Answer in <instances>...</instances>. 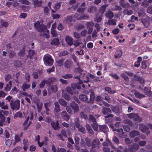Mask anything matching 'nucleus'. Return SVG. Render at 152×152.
<instances>
[{
  "instance_id": "8",
  "label": "nucleus",
  "mask_w": 152,
  "mask_h": 152,
  "mask_svg": "<svg viewBox=\"0 0 152 152\" xmlns=\"http://www.w3.org/2000/svg\"><path fill=\"white\" fill-rule=\"evenodd\" d=\"M77 20H86L89 18V16L86 14H85L83 15H79L76 14L75 15Z\"/></svg>"
},
{
  "instance_id": "20",
  "label": "nucleus",
  "mask_w": 152,
  "mask_h": 152,
  "mask_svg": "<svg viewBox=\"0 0 152 152\" xmlns=\"http://www.w3.org/2000/svg\"><path fill=\"white\" fill-rule=\"evenodd\" d=\"M95 96L94 93L92 92L91 93L90 95V99L89 100L87 101V103L92 104L94 103V101L95 99Z\"/></svg>"
},
{
  "instance_id": "4",
  "label": "nucleus",
  "mask_w": 152,
  "mask_h": 152,
  "mask_svg": "<svg viewBox=\"0 0 152 152\" xmlns=\"http://www.w3.org/2000/svg\"><path fill=\"white\" fill-rule=\"evenodd\" d=\"M139 126V129L142 132L145 133L147 136L150 134V131L149 130L147 126L142 124H140Z\"/></svg>"
},
{
  "instance_id": "58",
  "label": "nucleus",
  "mask_w": 152,
  "mask_h": 152,
  "mask_svg": "<svg viewBox=\"0 0 152 152\" xmlns=\"http://www.w3.org/2000/svg\"><path fill=\"white\" fill-rule=\"evenodd\" d=\"M50 103L49 102H47L44 103V106L47 111L49 110V107L50 106Z\"/></svg>"
},
{
  "instance_id": "19",
  "label": "nucleus",
  "mask_w": 152,
  "mask_h": 152,
  "mask_svg": "<svg viewBox=\"0 0 152 152\" xmlns=\"http://www.w3.org/2000/svg\"><path fill=\"white\" fill-rule=\"evenodd\" d=\"M66 41L68 45L69 46H71L73 44V39L70 37L69 36L67 35L65 38Z\"/></svg>"
},
{
  "instance_id": "60",
  "label": "nucleus",
  "mask_w": 152,
  "mask_h": 152,
  "mask_svg": "<svg viewBox=\"0 0 152 152\" xmlns=\"http://www.w3.org/2000/svg\"><path fill=\"white\" fill-rule=\"evenodd\" d=\"M144 94L145 95H148L150 94L149 90L147 87H145L143 90Z\"/></svg>"
},
{
  "instance_id": "48",
  "label": "nucleus",
  "mask_w": 152,
  "mask_h": 152,
  "mask_svg": "<svg viewBox=\"0 0 152 152\" xmlns=\"http://www.w3.org/2000/svg\"><path fill=\"white\" fill-rule=\"evenodd\" d=\"M146 61L143 60L141 63V68L142 69H145L147 67L146 64Z\"/></svg>"
},
{
  "instance_id": "61",
  "label": "nucleus",
  "mask_w": 152,
  "mask_h": 152,
  "mask_svg": "<svg viewBox=\"0 0 152 152\" xmlns=\"http://www.w3.org/2000/svg\"><path fill=\"white\" fill-rule=\"evenodd\" d=\"M121 77L126 81H129V79L127 75L124 73H122L121 75Z\"/></svg>"
},
{
  "instance_id": "47",
  "label": "nucleus",
  "mask_w": 152,
  "mask_h": 152,
  "mask_svg": "<svg viewBox=\"0 0 152 152\" xmlns=\"http://www.w3.org/2000/svg\"><path fill=\"white\" fill-rule=\"evenodd\" d=\"M66 92L71 95H73V92L72 91L71 88L69 86L67 87L66 89Z\"/></svg>"
},
{
  "instance_id": "11",
  "label": "nucleus",
  "mask_w": 152,
  "mask_h": 152,
  "mask_svg": "<svg viewBox=\"0 0 152 152\" xmlns=\"http://www.w3.org/2000/svg\"><path fill=\"white\" fill-rule=\"evenodd\" d=\"M99 132H103L104 133H106L108 131V128L105 125H99Z\"/></svg>"
},
{
  "instance_id": "52",
  "label": "nucleus",
  "mask_w": 152,
  "mask_h": 152,
  "mask_svg": "<svg viewBox=\"0 0 152 152\" xmlns=\"http://www.w3.org/2000/svg\"><path fill=\"white\" fill-rule=\"evenodd\" d=\"M61 6V3L58 2L55 4L53 8L56 10H57Z\"/></svg>"
},
{
  "instance_id": "17",
  "label": "nucleus",
  "mask_w": 152,
  "mask_h": 152,
  "mask_svg": "<svg viewBox=\"0 0 152 152\" xmlns=\"http://www.w3.org/2000/svg\"><path fill=\"white\" fill-rule=\"evenodd\" d=\"M47 83L48 86H50L51 84H52L55 82L57 80L55 77H52L48 78L47 80Z\"/></svg>"
},
{
  "instance_id": "42",
  "label": "nucleus",
  "mask_w": 152,
  "mask_h": 152,
  "mask_svg": "<svg viewBox=\"0 0 152 152\" xmlns=\"http://www.w3.org/2000/svg\"><path fill=\"white\" fill-rule=\"evenodd\" d=\"M113 111L116 113H118L119 112V107L117 106H113L111 108Z\"/></svg>"
},
{
  "instance_id": "13",
  "label": "nucleus",
  "mask_w": 152,
  "mask_h": 152,
  "mask_svg": "<svg viewBox=\"0 0 152 152\" xmlns=\"http://www.w3.org/2000/svg\"><path fill=\"white\" fill-rule=\"evenodd\" d=\"M85 3H83L77 9V11L79 13H81V14L83 13L85 9Z\"/></svg>"
},
{
  "instance_id": "33",
  "label": "nucleus",
  "mask_w": 152,
  "mask_h": 152,
  "mask_svg": "<svg viewBox=\"0 0 152 152\" xmlns=\"http://www.w3.org/2000/svg\"><path fill=\"white\" fill-rule=\"evenodd\" d=\"M30 87V85L26 83H24L22 86V88L23 91H26V89H28Z\"/></svg>"
},
{
  "instance_id": "18",
  "label": "nucleus",
  "mask_w": 152,
  "mask_h": 152,
  "mask_svg": "<svg viewBox=\"0 0 152 152\" xmlns=\"http://www.w3.org/2000/svg\"><path fill=\"white\" fill-rule=\"evenodd\" d=\"M102 112L104 115H105L111 113V111L110 108H106L103 107Z\"/></svg>"
},
{
  "instance_id": "16",
  "label": "nucleus",
  "mask_w": 152,
  "mask_h": 152,
  "mask_svg": "<svg viewBox=\"0 0 152 152\" xmlns=\"http://www.w3.org/2000/svg\"><path fill=\"white\" fill-rule=\"evenodd\" d=\"M54 104L55 107L53 112L54 113L56 114L60 111V107L58 104V103L57 102H55L54 103Z\"/></svg>"
},
{
  "instance_id": "37",
  "label": "nucleus",
  "mask_w": 152,
  "mask_h": 152,
  "mask_svg": "<svg viewBox=\"0 0 152 152\" xmlns=\"http://www.w3.org/2000/svg\"><path fill=\"white\" fill-rule=\"evenodd\" d=\"M22 114L21 111H19L16 113L14 115V118H16L18 117L22 118Z\"/></svg>"
},
{
  "instance_id": "46",
  "label": "nucleus",
  "mask_w": 152,
  "mask_h": 152,
  "mask_svg": "<svg viewBox=\"0 0 152 152\" xmlns=\"http://www.w3.org/2000/svg\"><path fill=\"white\" fill-rule=\"evenodd\" d=\"M9 54L10 58H12L15 56L16 53L14 51L10 50L9 52Z\"/></svg>"
},
{
  "instance_id": "56",
  "label": "nucleus",
  "mask_w": 152,
  "mask_h": 152,
  "mask_svg": "<svg viewBox=\"0 0 152 152\" xmlns=\"http://www.w3.org/2000/svg\"><path fill=\"white\" fill-rule=\"evenodd\" d=\"M122 55V52L121 51H118L117 52V55L115 56V57L116 58H120Z\"/></svg>"
},
{
  "instance_id": "44",
  "label": "nucleus",
  "mask_w": 152,
  "mask_h": 152,
  "mask_svg": "<svg viewBox=\"0 0 152 152\" xmlns=\"http://www.w3.org/2000/svg\"><path fill=\"white\" fill-rule=\"evenodd\" d=\"M73 77V75L70 74H67L65 75L62 76V77L65 79L72 78Z\"/></svg>"
},
{
  "instance_id": "35",
  "label": "nucleus",
  "mask_w": 152,
  "mask_h": 152,
  "mask_svg": "<svg viewBox=\"0 0 152 152\" xmlns=\"http://www.w3.org/2000/svg\"><path fill=\"white\" fill-rule=\"evenodd\" d=\"M105 16L106 17L108 18L109 19H111L113 17L114 14L113 12L109 11L105 13Z\"/></svg>"
},
{
  "instance_id": "3",
  "label": "nucleus",
  "mask_w": 152,
  "mask_h": 152,
  "mask_svg": "<svg viewBox=\"0 0 152 152\" xmlns=\"http://www.w3.org/2000/svg\"><path fill=\"white\" fill-rule=\"evenodd\" d=\"M10 104L11 109L13 110H18L20 109V102L19 99L15 101L13 99L11 100Z\"/></svg>"
},
{
  "instance_id": "23",
  "label": "nucleus",
  "mask_w": 152,
  "mask_h": 152,
  "mask_svg": "<svg viewBox=\"0 0 152 152\" xmlns=\"http://www.w3.org/2000/svg\"><path fill=\"white\" fill-rule=\"evenodd\" d=\"M135 92L134 93V94L135 96L137 98L139 99H141L145 97V96L140 93L138 91L135 90Z\"/></svg>"
},
{
  "instance_id": "36",
  "label": "nucleus",
  "mask_w": 152,
  "mask_h": 152,
  "mask_svg": "<svg viewBox=\"0 0 152 152\" xmlns=\"http://www.w3.org/2000/svg\"><path fill=\"white\" fill-rule=\"evenodd\" d=\"M58 102L60 104L64 107L66 106L67 104L66 102L63 99H60L58 100Z\"/></svg>"
},
{
  "instance_id": "63",
  "label": "nucleus",
  "mask_w": 152,
  "mask_h": 152,
  "mask_svg": "<svg viewBox=\"0 0 152 152\" xmlns=\"http://www.w3.org/2000/svg\"><path fill=\"white\" fill-rule=\"evenodd\" d=\"M113 139L116 144H118L119 143L118 139L116 136H114L113 137Z\"/></svg>"
},
{
  "instance_id": "57",
  "label": "nucleus",
  "mask_w": 152,
  "mask_h": 152,
  "mask_svg": "<svg viewBox=\"0 0 152 152\" xmlns=\"http://www.w3.org/2000/svg\"><path fill=\"white\" fill-rule=\"evenodd\" d=\"M51 89L53 92L55 93L58 90L57 86L56 85H53L51 87Z\"/></svg>"
},
{
  "instance_id": "24",
  "label": "nucleus",
  "mask_w": 152,
  "mask_h": 152,
  "mask_svg": "<svg viewBox=\"0 0 152 152\" xmlns=\"http://www.w3.org/2000/svg\"><path fill=\"white\" fill-rule=\"evenodd\" d=\"M26 50V48L25 46H24L22 49L18 53V55L20 56L23 57L25 54V51Z\"/></svg>"
},
{
  "instance_id": "40",
  "label": "nucleus",
  "mask_w": 152,
  "mask_h": 152,
  "mask_svg": "<svg viewBox=\"0 0 152 152\" xmlns=\"http://www.w3.org/2000/svg\"><path fill=\"white\" fill-rule=\"evenodd\" d=\"M94 25V23L92 21L88 22L86 23V26L87 28H93Z\"/></svg>"
},
{
  "instance_id": "45",
  "label": "nucleus",
  "mask_w": 152,
  "mask_h": 152,
  "mask_svg": "<svg viewBox=\"0 0 152 152\" xmlns=\"http://www.w3.org/2000/svg\"><path fill=\"white\" fill-rule=\"evenodd\" d=\"M105 90L107 91L108 93L110 94H114L116 92L114 90H111V88L108 87H105Z\"/></svg>"
},
{
  "instance_id": "41",
  "label": "nucleus",
  "mask_w": 152,
  "mask_h": 152,
  "mask_svg": "<svg viewBox=\"0 0 152 152\" xmlns=\"http://www.w3.org/2000/svg\"><path fill=\"white\" fill-rule=\"evenodd\" d=\"M116 20L115 19H111L108 20V23L110 25H115L116 24Z\"/></svg>"
},
{
  "instance_id": "29",
  "label": "nucleus",
  "mask_w": 152,
  "mask_h": 152,
  "mask_svg": "<svg viewBox=\"0 0 152 152\" xmlns=\"http://www.w3.org/2000/svg\"><path fill=\"white\" fill-rule=\"evenodd\" d=\"M79 98L80 100L82 101H87L88 98L84 94H80L79 96Z\"/></svg>"
},
{
  "instance_id": "30",
  "label": "nucleus",
  "mask_w": 152,
  "mask_h": 152,
  "mask_svg": "<svg viewBox=\"0 0 152 152\" xmlns=\"http://www.w3.org/2000/svg\"><path fill=\"white\" fill-rule=\"evenodd\" d=\"M34 5L37 7H40L41 6L42 2L41 0H34Z\"/></svg>"
},
{
  "instance_id": "14",
  "label": "nucleus",
  "mask_w": 152,
  "mask_h": 152,
  "mask_svg": "<svg viewBox=\"0 0 152 152\" xmlns=\"http://www.w3.org/2000/svg\"><path fill=\"white\" fill-rule=\"evenodd\" d=\"M134 78L135 80L138 81L141 84H143L145 83V80L141 77L134 75Z\"/></svg>"
},
{
  "instance_id": "31",
  "label": "nucleus",
  "mask_w": 152,
  "mask_h": 152,
  "mask_svg": "<svg viewBox=\"0 0 152 152\" xmlns=\"http://www.w3.org/2000/svg\"><path fill=\"white\" fill-rule=\"evenodd\" d=\"M97 10V8L95 6H91L88 9V12H94Z\"/></svg>"
},
{
  "instance_id": "59",
  "label": "nucleus",
  "mask_w": 152,
  "mask_h": 152,
  "mask_svg": "<svg viewBox=\"0 0 152 152\" xmlns=\"http://www.w3.org/2000/svg\"><path fill=\"white\" fill-rule=\"evenodd\" d=\"M74 37L77 39H79L80 38V33L75 32L73 33Z\"/></svg>"
},
{
  "instance_id": "5",
  "label": "nucleus",
  "mask_w": 152,
  "mask_h": 152,
  "mask_svg": "<svg viewBox=\"0 0 152 152\" xmlns=\"http://www.w3.org/2000/svg\"><path fill=\"white\" fill-rule=\"evenodd\" d=\"M43 60L45 64L47 66H50L52 64L53 59L51 56H44L43 58Z\"/></svg>"
},
{
  "instance_id": "32",
  "label": "nucleus",
  "mask_w": 152,
  "mask_h": 152,
  "mask_svg": "<svg viewBox=\"0 0 152 152\" xmlns=\"http://www.w3.org/2000/svg\"><path fill=\"white\" fill-rule=\"evenodd\" d=\"M37 106L38 110V112L39 113L40 112L42 109L43 106V103L42 102H39L37 103Z\"/></svg>"
},
{
  "instance_id": "2",
  "label": "nucleus",
  "mask_w": 152,
  "mask_h": 152,
  "mask_svg": "<svg viewBox=\"0 0 152 152\" xmlns=\"http://www.w3.org/2000/svg\"><path fill=\"white\" fill-rule=\"evenodd\" d=\"M88 120L90 122L92 123L91 125L94 130L95 132H97L98 131V124L95 118L93 115H90L89 116Z\"/></svg>"
},
{
  "instance_id": "64",
  "label": "nucleus",
  "mask_w": 152,
  "mask_h": 152,
  "mask_svg": "<svg viewBox=\"0 0 152 152\" xmlns=\"http://www.w3.org/2000/svg\"><path fill=\"white\" fill-rule=\"evenodd\" d=\"M124 130L127 132H129L130 130V127L127 125H124L123 126Z\"/></svg>"
},
{
  "instance_id": "15",
  "label": "nucleus",
  "mask_w": 152,
  "mask_h": 152,
  "mask_svg": "<svg viewBox=\"0 0 152 152\" xmlns=\"http://www.w3.org/2000/svg\"><path fill=\"white\" fill-rule=\"evenodd\" d=\"M73 64V62L69 60H67L64 64V66L67 69H70Z\"/></svg>"
},
{
  "instance_id": "10",
  "label": "nucleus",
  "mask_w": 152,
  "mask_h": 152,
  "mask_svg": "<svg viewBox=\"0 0 152 152\" xmlns=\"http://www.w3.org/2000/svg\"><path fill=\"white\" fill-rule=\"evenodd\" d=\"M139 21L141 22L145 28L148 27L149 25V20L148 18H141L139 19Z\"/></svg>"
},
{
  "instance_id": "50",
  "label": "nucleus",
  "mask_w": 152,
  "mask_h": 152,
  "mask_svg": "<svg viewBox=\"0 0 152 152\" xmlns=\"http://www.w3.org/2000/svg\"><path fill=\"white\" fill-rule=\"evenodd\" d=\"M102 98L104 100H105L107 101H108L110 99V98L108 96V94L106 93L103 94L102 95Z\"/></svg>"
},
{
  "instance_id": "9",
  "label": "nucleus",
  "mask_w": 152,
  "mask_h": 152,
  "mask_svg": "<svg viewBox=\"0 0 152 152\" xmlns=\"http://www.w3.org/2000/svg\"><path fill=\"white\" fill-rule=\"evenodd\" d=\"M100 143L98 140L94 139L93 140L91 143V148L90 150L91 152H95V149H94L96 147V145H98Z\"/></svg>"
},
{
  "instance_id": "49",
  "label": "nucleus",
  "mask_w": 152,
  "mask_h": 152,
  "mask_svg": "<svg viewBox=\"0 0 152 152\" xmlns=\"http://www.w3.org/2000/svg\"><path fill=\"white\" fill-rule=\"evenodd\" d=\"M64 59L63 58H61L57 61L58 66L61 67L63 65V63L64 62Z\"/></svg>"
},
{
  "instance_id": "54",
  "label": "nucleus",
  "mask_w": 152,
  "mask_h": 152,
  "mask_svg": "<svg viewBox=\"0 0 152 152\" xmlns=\"http://www.w3.org/2000/svg\"><path fill=\"white\" fill-rule=\"evenodd\" d=\"M80 115L81 117L82 118H84L85 120H87L88 119V117L87 115L85 114L84 112H81L80 113Z\"/></svg>"
},
{
  "instance_id": "53",
  "label": "nucleus",
  "mask_w": 152,
  "mask_h": 152,
  "mask_svg": "<svg viewBox=\"0 0 152 152\" xmlns=\"http://www.w3.org/2000/svg\"><path fill=\"white\" fill-rule=\"evenodd\" d=\"M19 1L21 3L26 5H29L30 4V2L27 0H19Z\"/></svg>"
},
{
  "instance_id": "12",
  "label": "nucleus",
  "mask_w": 152,
  "mask_h": 152,
  "mask_svg": "<svg viewBox=\"0 0 152 152\" xmlns=\"http://www.w3.org/2000/svg\"><path fill=\"white\" fill-rule=\"evenodd\" d=\"M61 115L62 118L66 121H68L70 118V116L64 110L62 112Z\"/></svg>"
},
{
  "instance_id": "25",
  "label": "nucleus",
  "mask_w": 152,
  "mask_h": 152,
  "mask_svg": "<svg viewBox=\"0 0 152 152\" xmlns=\"http://www.w3.org/2000/svg\"><path fill=\"white\" fill-rule=\"evenodd\" d=\"M72 21V17L71 15L66 17L64 20V21L68 24H69Z\"/></svg>"
},
{
  "instance_id": "22",
  "label": "nucleus",
  "mask_w": 152,
  "mask_h": 152,
  "mask_svg": "<svg viewBox=\"0 0 152 152\" xmlns=\"http://www.w3.org/2000/svg\"><path fill=\"white\" fill-rule=\"evenodd\" d=\"M5 120V118L4 115L0 111V126H2L3 123L4 122Z\"/></svg>"
},
{
  "instance_id": "62",
  "label": "nucleus",
  "mask_w": 152,
  "mask_h": 152,
  "mask_svg": "<svg viewBox=\"0 0 152 152\" xmlns=\"http://www.w3.org/2000/svg\"><path fill=\"white\" fill-rule=\"evenodd\" d=\"M138 14L139 17H142L145 15V13L142 11H139L138 12Z\"/></svg>"
},
{
  "instance_id": "7",
  "label": "nucleus",
  "mask_w": 152,
  "mask_h": 152,
  "mask_svg": "<svg viewBox=\"0 0 152 152\" xmlns=\"http://www.w3.org/2000/svg\"><path fill=\"white\" fill-rule=\"evenodd\" d=\"M139 148V145L136 143L132 144L129 148V150L130 152H134Z\"/></svg>"
},
{
  "instance_id": "21",
  "label": "nucleus",
  "mask_w": 152,
  "mask_h": 152,
  "mask_svg": "<svg viewBox=\"0 0 152 152\" xmlns=\"http://www.w3.org/2000/svg\"><path fill=\"white\" fill-rule=\"evenodd\" d=\"M139 132L136 130L132 131L130 132L129 134L130 136L131 137H134L137 136L139 135Z\"/></svg>"
},
{
  "instance_id": "1",
  "label": "nucleus",
  "mask_w": 152,
  "mask_h": 152,
  "mask_svg": "<svg viewBox=\"0 0 152 152\" xmlns=\"http://www.w3.org/2000/svg\"><path fill=\"white\" fill-rule=\"evenodd\" d=\"M34 26L35 28L39 32H42L45 33L47 32L48 33L49 32L46 26L44 24H40L39 21L34 23Z\"/></svg>"
},
{
  "instance_id": "51",
  "label": "nucleus",
  "mask_w": 152,
  "mask_h": 152,
  "mask_svg": "<svg viewBox=\"0 0 152 152\" xmlns=\"http://www.w3.org/2000/svg\"><path fill=\"white\" fill-rule=\"evenodd\" d=\"M47 83V81L45 80H44L42 81L39 84V87L40 88H43L45 86V84Z\"/></svg>"
},
{
  "instance_id": "26",
  "label": "nucleus",
  "mask_w": 152,
  "mask_h": 152,
  "mask_svg": "<svg viewBox=\"0 0 152 152\" xmlns=\"http://www.w3.org/2000/svg\"><path fill=\"white\" fill-rule=\"evenodd\" d=\"M59 40L58 38L53 39L51 42V44L52 45H59Z\"/></svg>"
},
{
  "instance_id": "43",
  "label": "nucleus",
  "mask_w": 152,
  "mask_h": 152,
  "mask_svg": "<svg viewBox=\"0 0 152 152\" xmlns=\"http://www.w3.org/2000/svg\"><path fill=\"white\" fill-rule=\"evenodd\" d=\"M106 6L105 5L102 6L99 9V12L101 14L103 13L105 11Z\"/></svg>"
},
{
  "instance_id": "27",
  "label": "nucleus",
  "mask_w": 152,
  "mask_h": 152,
  "mask_svg": "<svg viewBox=\"0 0 152 152\" xmlns=\"http://www.w3.org/2000/svg\"><path fill=\"white\" fill-rule=\"evenodd\" d=\"M134 121L138 122H140L142 121L141 118L139 116L138 114H135L133 119Z\"/></svg>"
},
{
  "instance_id": "39",
  "label": "nucleus",
  "mask_w": 152,
  "mask_h": 152,
  "mask_svg": "<svg viewBox=\"0 0 152 152\" xmlns=\"http://www.w3.org/2000/svg\"><path fill=\"white\" fill-rule=\"evenodd\" d=\"M35 53V52L34 50H30L28 51V56L31 59L33 58V57Z\"/></svg>"
},
{
  "instance_id": "34",
  "label": "nucleus",
  "mask_w": 152,
  "mask_h": 152,
  "mask_svg": "<svg viewBox=\"0 0 152 152\" xmlns=\"http://www.w3.org/2000/svg\"><path fill=\"white\" fill-rule=\"evenodd\" d=\"M12 85V82L11 81L9 82L8 84H7L6 85V87L5 88V89L6 91H9L11 88Z\"/></svg>"
},
{
  "instance_id": "55",
  "label": "nucleus",
  "mask_w": 152,
  "mask_h": 152,
  "mask_svg": "<svg viewBox=\"0 0 152 152\" xmlns=\"http://www.w3.org/2000/svg\"><path fill=\"white\" fill-rule=\"evenodd\" d=\"M44 12L45 15H48L49 12V9L47 6L45 7L44 9Z\"/></svg>"
},
{
  "instance_id": "6",
  "label": "nucleus",
  "mask_w": 152,
  "mask_h": 152,
  "mask_svg": "<svg viewBox=\"0 0 152 152\" xmlns=\"http://www.w3.org/2000/svg\"><path fill=\"white\" fill-rule=\"evenodd\" d=\"M51 125L53 129L55 130H59V124L58 120L56 121H52L51 123Z\"/></svg>"
},
{
  "instance_id": "38",
  "label": "nucleus",
  "mask_w": 152,
  "mask_h": 152,
  "mask_svg": "<svg viewBox=\"0 0 152 152\" xmlns=\"http://www.w3.org/2000/svg\"><path fill=\"white\" fill-rule=\"evenodd\" d=\"M30 125V124H28V121H25L23 124V130L24 131L26 130Z\"/></svg>"
},
{
  "instance_id": "28",
  "label": "nucleus",
  "mask_w": 152,
  "mask_h": 152,
  "mask_svg": "<svg viewBox=\"0 0 152 152\" xmlns=\"http://www.w3.org/2000/svg\"><path fill=\"white\" fill-rule=\"evenodd\" d=\"M71 106L72 108L74 110L75 112H77L79 110V106L76 103H74L71 104Z\"/></svg>"
}]
</instances>
